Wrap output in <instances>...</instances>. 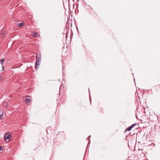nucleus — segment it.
I'll return each instance as SVG.
<instances>
[{"label": "nucleus", "mask_w": 160, "mask_h": 160, "mask_svg": "<svg viewBox=\"0 0 160 160\" xmlns=\"http://www.w3.org/2000/svg\"><path fill=\"white\" fill-rule=\"evenodd\" d=\"M36 58V60L35 62V68L36 69H37V66L40 65V63L41 61V55L40 54H37Z\"/></svg>", "instance_id": "f257e3e1"}, {"label": "nucleus", "mask_w": 160, "mask_h": 160, "mask_svg": "<svg viewBox=\"0 0 160 160\" xmlns=\"http://www.w3.org/2000/svg\"><path fill=\"white\" fill-rule=\"evenodd\" d=\"M11 136L10 135V133H7L6 134H5V136H4V140L6 141L8 139L9 140H10V138H11Z\"/></svg>", "instance_id": "f03ea898"}, {"label": "nucleus", "mask_w": 160, "mask_h": 160, "mask_svg": "<svg viewBox=\"0 0 160 160\" xmlns=\"http://www.w3.org/2000/svg\"><path fill=\"white\" fill-rule=\"evenodd\" d=\"M3 115V111L2 110H0V118H1L2 117V116Z\"/></svg>", "instance_id": "7ed1b4c3"}, {"label": "nucleus", "mask_w": 160, "mask_h": 160, "mask_svg": "<svg viewBox=\"0 0 160 160\" xmlns=\"http://www.w3.org/2000/svg\"><path fill=\"white\" fill-rule=\"evenodd\" d=\"M32 36L33 37H38V36H39V35L38 33L37 32H34L33 34H32Z\"/></svg>", "instance_id": "20e7f679"}, {"label": "nucleus", "mask_w": 160, "mask_h": 160, "mask_svg": "<svg viewBox=\"0 0 160 160\" xmlns=\"http://www.w3.org/2000/svg\"><path fill=\"white\" fill-rule=\"evenodd\" d=\"M132 128H131V127L130 126L128 127V128H127L126 129H125V131L126 132H127V131H130L131 129H132Z\"/></svg>", "instance_id": "39448f33"}, {"label": "nucleus", "mask_w": 160, "mask_h": 160, "mask_svg": "<svg viewBox=\"0 0 160 160\" xmlns=\"http://www.w3.org/2000/svg\"><path fill=\"white\" fill-rule=\"evenodd\" d=\"M25 101L27 103H30L31 101V99L28 98H27L25 99Z\"/></svg>", "instance_id": "423d86ee"}, {"label": "nucleus", "mask_w": 160, "mask_h": 160, "mask_svg": "<svg viewBox=\"0 0 160 160\" xmlns=\"http://www.w3.org/2000/svg\"><path fill=\"white\" fill-rule=\"evenodd\" d=\"M5 61V59L4 58H2L0 60V63L2 66L3 65V62Z\"/></svg>", "instance_id": "0eeeda50"}, {"label": "nucleus", "mask_w": 160, "mask_h": 160, "mask_svg": "<svg viewBox=\"0 0 160 160\" xmlns=\"http://www.w3.org/2000/svg\"><path fill=\"white\" fill-rule=\"evenodd\" d=\"M23 25V23H20L18 24V26L20 28L22 27Z\"/></svg>", "instance_id": "6e6552de"}, {"label": "nucleus", "mask_w": 160, "mask_h": 160, "mask_svg": "<svg viewBox=\"0 0 160 160\" xmlns=\"http://www.w3.org/2000/svg\"><path fill=\"white\" fill-rule=\"evenodd\" d=\"M137 124V123H135V124H132L131 126H130V127H131V128H133L134 127V126L136 125Z\"/></svg>", "instance_id": "1a4fd4ad"}, {"label": "nucleus", "mask_w": 160, "mask_h": 160, "mask_svg": "<svg viewBox=\"0 0 160 160\" xmlns=\"http://www.w3.org/2000/svg\"><path fill=\"white\" fill-rule=\"evenodd\" d=\"M4 33H3L2 32V34H1V37L2 38L4 36Z\"/></svg>", "instance_id": "9d476101"}, {"label": "nucleus", "mask_w": 160, "mask_h": 160, "mask_svg": "<svg viewBox=\"0 0 160 160\" xmlns=\"http://www.w3.org/2000/svg\"><path fill=\"white\" fill-rule=\"evenodd\" d=\"M2 69L1 71H2L4 70V67L3 66V65L2 66Z\"/></svg>", "instance_id": "9b49d317"}, {"label": "nucleus", "mask_w": 160, "mask_h": 160, "mask_svg": "<svg viewBox=\"0 0 160 160\" xmlns=\"http://www.w3.org/2000/svg\"><path fill=\"white\" fill-rule=\"evenodd\" d=\"M2 147L0 146V151H1Z\"/></svg>", "instance_id": "f8f14e48"}, {"label": "nucleus", "mask_w": 160, "mask_h": 160, "mask_svg": "<svg viewBox=\"0 0 160 160\" xmlns=\"http://www.w3.org/2000/svg\"><path fill=\"white\" fill-rule=\"evenodd\" d=\"M158 87L160 88V84L158 85Z\"/></svg>", "instance_id": "ddd939ff"}, {"label": "nucleus", "mask_w": 160, "mask_h": 160, "mask_svg": "<svg viewBox=\"0 0 160 160\" xmlns=\"http://www.w3.org/2000/svg\"><path fill=\"white\" fill-rule=\"evenodd\" d=\"M2 78L1 77H0V80H1L2 79Z\"/></svg>", "instance_id": "4468645a"}, {"label": "nucleus", "mask_w": 160, "mask_h": 160, "mask_svg": "<svg viewBox=\"0 0 160 160\" xmlns=\"http://www.w3.org/2000/svg\"><path fill=\"white\" fill-rule=\"evenodd\" d=\"M90 137H91V136H90H90L88 137V138H90Z\"/></svg>", "instance_id": "2eb2a0df"}, {"label": "nucleus", "mask_w": 160, "mask_h": 160, "mask_svg": "<svg viewBox=\"0 0 160 160\" xmlns=\"http://www.w3.org/2000/svg\"><path fill=\"white\" fill-rule=\"evenodd\" d=\"M67 35H66V37H67Z\"/></svg>", "instance_id": "dca6fc26"}, {"label": "nucleus", "mask_w": 160, "mask_h": 160, "mask_svg": "<svg viewBox=\"0 0 160 160\" xmlns=\"http://www.w3.org/2000/svg\"><path fill=\"white\" fill-rule=\"evenodd\" d=\"M147 160H148V159H147Z\"/></svg>", "instance_id": "f3484780"}]
</instances>
